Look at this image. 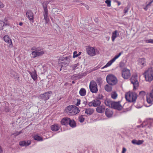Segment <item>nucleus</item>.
<instances>
[{
    "mask_svg": "<svg viewBox=\"0 0 153 153\" xmlns=\"http://www.w3.org/2000/svg\"><path fill=\"white\" fill-rule=\"evenodd\" d=\"M146 101L149 104H152L153 102V98L149 96H147Z\"/></svg>",
    "mask_w": 153,
    "mask_h": 153,
    "instance_id": "32",
    "label": "nucleus"
},
{
    "mask_svg": "<svg viewBox=\"0 0 153 153\" xmlns=\"http://www.w3.org/2000/svg\"><path fill=\"white\" fill-rule=\"evenodd\" d=\"M41 49L39 48H37L36 50L32 52L31 54L33 58H35L37 56L42 55L44 53V51H41Z\"/></svg>",
    "mask_w": 153,
    "mask_h": 153,
    "instance_id": "10",
    "label": "nucleus"
},
{
    "mask_svg": "<svg viewBox=\"0 0 153 153\" xmlns=\"http://www.w3.org/2000/svg\"><path fill=\"white\" fill-rule=\"evenodd\" d=\"M22 133V131H20L19 132H16L15 133H14L13 134L15 135L16 136H17L20 134Z\"/></svg>",
    "mask_w": 153,
    "mask_h": 153,
    "instance_id": "48",
    "label": "nucleus"
},
{
    "mask_svg": "<svg viewBox=\"0 0 153 153\" xmlns=\"http://www.w3.org/2000/svg\"><path fill=\"white\" fill-rule=\"evenodd\" d=\"M153 2V0H150V1L149 3L146 5H147V6H148L149 7L151 5V4Z\"/></svg>",
    "mask_w": 153,
    "mask_h": 153,
    "instance_id": "51",
    "label": "nucleus"
},
{
    "mask_svg": "<svg viewBox=\"0 0 153 153\" xmlns=\"http://www.w3.org/2000/svg\"><path fill=\"white\" fill-rule=\"evenodd\" d=\"M52 93V92L51 91L46 92L43 94L41 95L40 97L42 100H47L49 98L50 96L49 94H51Z\"/></svg>",
    "mask_w": 153,
    "mask_h": 153,
    "instance_id": "15",
    "label": "nucleus"
},
{
    "mask_svg": "<svg viewBox=\"0 0 153 153\" xmlns=\"http://www.w3.org/2000/svg\"><path fill=\"white\" fill-rule=\"evenodd\" d=\"M28 72L34 81L36 80L37 78V75L36 74V71L34 70L32 72H31L30 71H29Z\"/></svg>",
    "mask_w": 153,
    "mask_h": 153,
    "instance_id": "17",
    "label": "nucleus"
},
{
    "mask_svg": "<svg viewBox=\"0 0 153 153\" xmlns=\"http://www.w3.org/2000/svg\"><path fill=\"white\" fill-rule=\"evenodd\" d=\"M79 94L82 96H85L86 94V91L83 88H81L79 91Z\"/></svg>",
    "mask_w": 153,
    "mask_h": 153,
    "instance_id": "28",
    "label": "nucleus"
},
{
    "mask_svg": "<svg viewBox=\"0 0 153 153\" xmlns=\"http://www.w3.org/2000/svg\"><path fill=\"white\" fill-rule=\"evenodd\" d=\"M50 0H46L42 4L43 8L44 9V12L43 13L44 19L45 20V24H48L49 21L48 9V5L50 2Z\"/></svg>",
    "mask_w": 153,
    "mask_h": 153,
    "instance_id": "2",
    "label": "nucleus"
},
{
    "mask_svg": "<svg viewBox=\"0 0 153 153\" xmlns=\"http://www.w3.org/2000/svg\"><path fill=\"white\" fill-rule=\"evenodd\" d=\"M94 110L93 108H88L85 109V113L88 115H90L94 112Z\"/></svg>",
    "mask_w": 153,
    "mask_h": 153,
    "instance_id": "20",
    "label": "nucleus"
},
{
    "mask_svg": "<svg viewBox=\"0 0 153 153\" xmlns=\"http://www.w3.org/2000/svg\"><path fill=\"white\" fill-rule=\"evenodd\" d=\"M89 88L91 91L96 93L98 91L97 85V83L94 80L91 81L89 85Z\"/></svg>",
    "mask_w": 153,
    "mask_h": 153,
    "instance_id": "7",
    "label": "nucleus"
},
{
    "mask_svg": "<svg viewBox=\"0 0 153 153\" xmlns=\"http://www.w3.org/2000/svg\"><path fill=\"white\" fill-rule=\"evenodd\" d=\"M111 97L114 99H116L117 96V94L116 92H114L111 94Z\"/></svg>",
    "mask_w": 153,
    "mask_h": 153,
    "instance_id": "35",
    "label": "nucleus"
},
{
    "mask_svg": "<svg viewBox=\"0 0 153 153\" xmlns=\"http://www.w3.org/2000/svg\"><path fill=\"white\" fill-rule=\"evenodd\" d=\"M4 41L8 43L9 45H11L12 44L11 39L10 38L8 35L5 36L4 38Z\"/></svg>",
    "mask_w": 153,
    "mask_h": 153,
    "instance_id": "22",
    "label": "nucleus"
},
{
    "mask_svg": "<svg viewBox=\"0 0 153 153\" xmlns=\"http://www.w3.org/2000/svg\"><path fill=\"white\" fill-rule=\"evenodd\" d=\"M26 15L29 20L33 22L34 17L33 13L30 10H28L26 13Z\"/></svg>",
    "mask_w": 153,
    "mask_h": 153,
    "instance_id": "12",
    "label": "nucleus"
},
{
    "mask_svg": "<svg viewBox=\"0 0 153 153\" xmlns=\"http://www.w3.org/2000/svg\"><path fill=\"white\" fill-rule=\"evenodd\" d=\"M96 111L98 113H101L104 112L105 111V107L103 105H100L98 106L96 109Z\"/></svg>",
    "mask_w": 153,
    "mask_h": 153,
    "instance_id": "18",
    "label": "nucleus"
},
{
    "mask_svg": "<svg viewBox=\"0 0 153 153\" xmlns=\"http://www.w3.org/2000/svg\"><path fill=\"white\" fill-rule=\"evenodd\" d=\"M72 83L73 84H74L75 83V82L74 81H72Z\"/></svg>",
    "mask_w": 153,
    "mask_h": 153,
    "instance_id": "64",
    "label": "nucleus"
},
{
    "mask_svg": "<svg viewBox=\"0 0 153 153\" xmlns=\"http://www.w3.org/2000/svg\"><path fill=\"white\" fill-rule=\"evenodd\" d=\"M131 83L133 85V90H136L138 87L139 82L137 80V75L136 74H134L130 79Z\"/></svg>",
    "mask_w": 153,
    "mask_h": 153,
    "instance_id": "6",
    "label": "nucleus"
},
{
    "mask_svg": "<svg viewBox=\"0 0 153 153\" xmlns=\"http://www.w3.org/2000/svg\"><path fill=\"white\" fill-rule=\"evenodd\" d=\"M146 80L151 82L153 79V68L150 67L144 74Z\"/></svg>",
    "mask_w": 153,
    "mask_h": 153,
    "instance_id": "4",
    "label": "nucleus"
},
{
    "mask_svg": "<svg viewBox=\"0 0 153 153\" xmlns=\"http://www.w3.org/2000/svg\"><path fill=\"white\" fill-rule=\"evenodd\" d=\"M94 107H98L101 104V101L100 100H98V99H95L93 100Z\"/></svg>",
    "mask_w": 153,
    "mask_h": 153,
    "instance_id": "23",
    "label": "nucleus"
},
{
    "mask_svg": "<svg viewBox=\"0 0 153 153\" xmlns=\"http://www.w3.org/2000/svg\"><path fill=\"white\" fill-rule=\"evenodd\" d=\"M120 33V31L117 30H115L112 32L111 37L112 42H114L115 39L117 37L120 36L119 33Z\"/></svg>",
    "mask_w": 153,
    "mask_h": 153,
    "instance_id": "14",
    "label": "nucleus"
},
{
    "mask_svg": "<svg viewBox=\"0 0 153 153\" xmlns=\"http://www.w3.org/2000/svg\"><path fill=\"white\" fill-rule=\"evenodd\" d=\"M146 95V93L145 91H141L140 92L138 96L141 99H143Z\"/></svg>",
    "mask_w": 153,
    "mask_h": 153,
    "instance_id": "31",
    "label": "nucleus"
},
{
    "mask_svg": "<svg viewBox=\"0 0 153 153\" xmlns=\"http://www.w3.org/2000/svg\"><path fill=\"white\" fill-rule=\"evenodd\" d=\"M85 7L86 8V9H87V10H88V9L89 8V7L88 5H85Z\"/></svg>",
    "mask_w": 153,
    "mask_h": 153,
    "instance_id": "61",
    "label": "nucleus"
},
{
    "mask_svg": "<svg viewBox=\"0 0 153 153\" xmlns=\"http://www.w3.org/2000/svg\"><path fill=\"white\" fill-rule=\"evenodd\" d=\"M70 118L68 117L64 118L61 120V123L62 125L67 126L69 124V122L70 121Z\"/></svg>",
    "mask_w": 153,
    "mask_h": 153,
    "instance_id": "19",
    "label": "nucleus"
},
{
    "mask_svg": "<svg viewBox=\"0 0 153 153\" xmlns=\"http://www.w3.org/2000/svg\"><path fill=\"white\" fill-rule=\"evenodd\" d=\"M143 142V140H138L137 141V142L136 143V144L138 145L141 144H142Z\"/></svg>",
    "mask_w": 153,
    "mask_h": 153,
    "instance_id": "46",
    "label": "nucleus"
},
{
    "mask_svg": "<svg viewBox=\"0 0 153 153\" xmlns=\"http://www.w3.org/2000/svg\"><path fill=\"white\" fill-rule=\"evenodd\" d=\"M60 128L59 126L57 124H56L51 126V129L52 131H57Z\"/></svg>",
    "mask_w": 153,
    "mask_h": 153,
    "instance_id": "24",
    "label": "nucleus"
},
{
    "mask_svg": "<svg viewBox=\"0 0 153 153\" xmlns=\"http://www.w3.org/2000/svg\"><path fill=\"white\" fill-rule=\"evenodd\" d=\"M88 54L91 56H93L96 55L95 51L93 47H89L86 49Z\"/></svg>",
    "mask_w": 153,
    "mask_h": 153,
    "instance_id": "13",
    "label": "nucleus"
},
{
    "mask_svg": "<svg viewBox=\"0 0 153 153\" xmlns=\"http://www.w3.org/2000/svg\"><path fill=\"white\" fill-rule=\"evenodd\" d=\"M147 123H150V126H151L152 125V122H151V121L150 120H148L147 121Z\"/></svg>",
    "mask_w": 153,
    "mask_h": 153,
    "instance_id": "58",
    "label": "nucleus"
},
{
    "mask_svg": "<svg viewBox=\"0 0 153 153\" xmlns=\"http://www.w3.org/2000/svg\"><path fill=\"white\" fill-rule=\"evenodd\" d=\"M93 100L91 102H89L88 104V105L89 107H91L92 106H94V105H93Z\"/></svg>",
    "mask_w": 153,
    "mask_h": 153,
    "instance_id": "47",
    "label": "nucleus"
},
{
    "mask_svg": "<svg viewBox=\"0 0 153 153\" xmlns=\"http://www.w3.org/2000/svg\"><path fill=\"white\" fill-rule=\"evenodd\" d=\"M31 143L30 141L28 140L27 141H20L19 143V145L22 146H27L30 145Z\"/></svg>",
    "mask_w": 153,
    "mask_h": 153,
    "instance_id": "21",
    "label": "nucleus"
},
{
    "mask_svg": "<svg viewBox=\"0 0 153 153\" xmlns=\"http://www.w3.org/2000/svg\"><path fill=\"white\" fill-rule=\"evenodd\" d=\"M126 151V149L125 147L123 148V150L122 151V153H125Z\"/></svg>",
    "mask_w": 153,
    "mask_h": 153,
    "instance_id": "55",
    "label": "nucleus"
},
{
    "mask_svg": "<svg viewBox=\"0 0 153 153\" xmlns=\"http://www.w3.org/2000/svg\"><path fill=\"white\" fill-rule=\"evenodd\" d=\"M71 79L74 80H77L80 79L79 74H74L71 77Z\"/></svg>",
    "mask_w": 153,
    "mask_h": 153,
    "instance_id": "29",
    "label": "nucleus"
},
{
    "mask_svg": "<svg viewBox=\"0 0 153 153\" xmlns=\"http://www.w3.org/2000/svg\"><path fill=\"white\" fill-rule=\"evenodd\" d=\"M105 89L106 91L110 92L112 90V87L108 85H106L105 86Z\"/></svg>",
    "mask_w": 153,
    "mask_h": 153,
    "instance_id": "34",
    "label": "nucleus"
},
{
    "mask_svg": "<svg viewBox=\"0 0 153 153\" xmlns=\"http://www.w3.org/2000/svg\"><path fill=\"white\" fill-rule=\"evenodd\" d=\"M106 79L107 82L111 85H115L117 82V80L116 77L112 74L107 76Z\"/></svg>",
    "mask_w": 153,
    "mask_h": 153,
    "instance_id": "5",
    "label": "nucleus"
},
{
    "mask_svg": "<svg viewBox=\"0 0 153 153\" xmlns=\"http://www.w3.org/2000/svg\"><path fill=\"white\" fill-rule=\"evenodd\" d=\"M77 53V52L76 51H75L74 52L73 58H75L78 56V54Z\"/></svg>",
    "mask_w": 153,
    "mask_h": 153,
    "instance_id": "45",
    "label": "nucleus"
},
{
    "mask_svg": "<svg viewBox=\"0 0 153 153\" xmlns=\"http://www.w3.org/2000/svg\"><path fill=\"white\" fill-rule=\"evenodd\" d=\"M105 114L107 117H110L112 116L113 112L110 109L106 108L105 110Z\"/></svg>",
    "mask_w": 153,
    "mask_h": 153,
    "instance_id": "25",
    "label": "nucleus"
},
{
    "mask_svg": "<svg viewBox=\"0 0 153 153\" xmlns=\"http://www.w3.org/2000/svg\"><path fill=\"white\" fill-rule=\"evenodd\" d=\"M71 58L70 56H63L62 57L60 58V59L62 61L67 60L68 63V64L70 61Z\"/></svg>",
    "mask_w": 153,
    "mask_h": 153,
    "instance_id": "27",
    "label": "nucleus"
},
{
    "mask_svg": "<svg viewBox=\"0 0 153 153\" xmlns=\"http://www.w3.org/2000/svg\"><path fill=\"white\" fill-rule=\"evenodd\" d=\"M33 138L35 140L38 141H42L43 140V138L41 137L38 135L34 136Z\"/></svg>",
    "mask_w": 153,
    "mask_h": 153,
    "instance_id": "33",
    "label": "nucleus"
},
{
    "mask_svg": "<svg viewBox=\"0 0 153 153\" xmlns=\"http://www.w3.org/2000/svg\"><path fill=\"white\" fill-rule=\"evenodd\" d=\"M130 70L126 68H124L122 71V76L124 79L129 78L131 76Z\"/></svg>",
    "mask_w": 153,
    "mask_h": 153,
    "instance_id": "9",
    "label": "nucleus"
},
{
    "mask_svg": "<svg viewBox=\"0 0 153 153\" xmlns=\"http://www.w3.org/2000/svg\"><path fill=\"white\" fill-rule=\"evenodd\" d=\"M0 153H3V151L1 147L0 146Z\"/></svg>",
    "mask_w": 153,
    "mask_h": 153,
    "instance_id": "59",
    "label": "nucleus"
},
{
    "mask_svg": "<svg viewBox=\"0 0 153 153\" xmlns=\"http://www.w3.org/2000/svg\"><path fill=\"white\" fill-rule=\"evenodd\" d=\"M129 9V8L128 7H125L124 9V13L126 14V13L128 11Z\"/></svg>",
    "mask_w": 153,
    "mask_h": 153,
    "instance_id": "44",
    "label": "nucleus"
},
{
    "mask_svg": "<svg viewBox=\"0 0 153 153\" xmlns=\"http://www.w3.org/2000/svg\"><path fill=\"white\" fill-rule=\"evenodd\" d=\"M23 23L22 22H20L19 23V25L20 26H22L23 25Z\"/></svg>",
    "mask_w": 153,
    "mask_h": 153,
    "instance_id": "60",
    "label": "nucleus"
},
{
    "mask_svg": "<svg viewBox=\"0 0 153 153\" xmlns=\"http://www.w3.org/2000/svg\"><path fill=\"white\" fill-rule=\"evenodd\" d=\"M81 52H79L77 54L78 55V56H79V55H81Z\"/></svg>",
    "mask_w": 153,
    "mask_h": 153,
    "instance_id": "62",
    "label": "nucleus"
},
{
    "mask_svg": "<svg viewBox=\"0 0 153 153\" xmlns=\"http://www.w3.org/2000/svg\"><path fill=\"white\" fill-rule=\"evenodd\" d=\"M4 7V4L0 1V8H3Z\"/></svg>",
    "mask_w": 153,
    "mask_h": 153,
    "instance_id": "54",
    "label": "nucleus"
},
{
    "mask_svg": "<svg viewBox=\"0 0 153 153\" xmlns=\"http://www.w3.org/2000/svg\"><path fill=\"white\" fill-rule=\"evenodd\" d=\"M78 66V64H76L71 65V67L72 69L74 70L76 69V67Z\"/></svg>",
    "mask_w": 153,
    "mask_h": 153,
    "instance_id": "40",
    "label": "nucleus"
},
{
    "mask_svg": "<svg viewBox=\"0 0 153 153\" xmlns=\"http://www.w3.org/2000/svg\"><path fill=\"white\" fill-rule=\"evenodd\" d=\"M87 74L86 72H84L83 73L81 74H79L80 75V78H82L83 77L85 76Z\"/></svg>",
    "mask_w": 153,
    "mask_h": 153,
    "instance_id": "39",
    "label": "nucleus"
},
{
    "mask_svg": "<svg viewBox=\"0 0 153 153\" xmlns=\"http://www.w3.org/2000/svg\"><path fill=\"white\" fill-rule=\"evenodd\" d=\"M137 142V141L136 140H134L132 141L131 142L133 144H136Z\"/></svg>",
    "mask_w": 153,
    "mask_h": 153,
    "instance_id": "56",
    "label": "nucleus"
},
{
    "mask_svg": "<svg viewBox=\"0 0 153 153\" xmlns=\"http://www.w3.org/2000/svg\"><path fill=\"white\" fill-rule=\"evenodd\" d=\"M105 3L107 4L108 7H110L111 6V1L110 0H106L105 1Z\"/></svg>",
    "mask_w": 153,
    "mask_h": 153,
    "instance_id": "38",
    "label": "nucleus"
},
{
    "mask_svg": "<svg viewBox=\"0 0 153 153\" xmlns=\"http://www.w3.org/2000/svg\"><path fill=\"white\" fill-rule=\"evenodd\" d=\"M146 42L153 44V39H150L146 40Z\"/></svg>",
    "mask_w": 153,
    "mask_h": 153,
    "instance_id": "49",
    "label": "nucleus"
},
{
    "mask_svg": "<svg viewBox=\"0 0 153 153\" xmlns=\"http://www.w3.org/2000/svg\"><path fill=\"white\" fill-rule=\"evenodd\" d=\"M103 97V96L101 94H99L96 97V99H98L100 100H101L102 99Z\"/></svg>",
    "mask_w": 153,
    "mask_h": 153,
    "instance_id": "41",
    "label": "nucleus"
},
{
    "mask_svg": "<svg viewBox=\"0 0 153 153\" xmlns=\"http://www.w3.org/2000/svg\"><path fill=\"white\" fill-rule=\"evenodd\" d=\"M120 2H118V5H120Z\"/></svg>",
    "mask_w": 153,
    "mask_h": 153,
    "instance_id": "63",
    "label": "nucleus"
},
{
    "mask_svg": "<svg viewBox=\"0 0 153 153\" xmlns=\"http://www.w3.org/2000/svg\"><path fill=\"white\" fill-rule=\"evenodd\" d=\"M111 108L115 109L117 110H121L122 108V106L120 104L119 101L118 102H115L113 101L112 104Z\"/></svg>",
    "mask_w": 153,
    "mask_h": 153,
    "instance_id": "11",
    "label": "nucleus"
},
{
    "mask_svg": "<svg viewBox=\"0 0 153 153\" xmlns=\"http://www.w3.org/2000/svg\"><path fill=\"white\" fill-rule=\"evenodd\" d=\"M113 102V101H111L110 99H107L105 100L104 103L106 105L111 107Z\"/></svg>",
    "mask_w": 153,
    "mask_h": 153,
    "instance_id": "26",
    "label": "nucleus"
},
{
    "mask_svg": "<svg viewBox=\"0 0 153 153\" xmlns=\"http://www.w3.org/2000/svg\"><path fill=\"white\" fill-rule=\"evenodd\" d=\"M85 118L84 117V115H81L79 117L78 121L80 123L83 122Z\"/></svg>",
    "mask_w": 153,
    "mask_h": 153,
    "instance_id": "36",
    "label": "nucleus"
},
{
    "mask_svg": "<svg viewBox=\"0 0 153 153\" xmlns=\"http://www.w3.org/2000/svg\"><path fill=\"white\" fill-rule=\"evenodd\" d=\"M65 111L69 115L73 116L78 113L80 111L79 109L76 106L71 105L66 107Z\"/></svg>",
    "mask_w": 153,
    "mask_h": 153,
    "instance_id": "1",
    "label": "nucleus"
},
{
    "mask_svg": "<svg viewBox=\"0 0 153 153\" xmlns=\"http://www.w3.org/2000/svg\"><path fill=\"white\" fill-rule=\"evenodd\" d=\"M146 59L144 58H140L138 60V64L141 68H143L146 66Z\"/></svg>",
    "mask_w": 153,
    "mask_h": 153,
    "instance_id": "16",
    "label": "nucleus"
},
{
    "mask_svg": "<svg viewBox=\"0 0 153 153\" xmlns=\"http://www.w3.org/2000/svg\"><path fill=\"white\" fill-rule=\"evenodd\" d=\"M125 66V64L123 62H120L119 64V67L121 68H123Z\"/></svg>",
    "mask_w": 153,
    "mask_h": 153,
    "instance_id": "37",
    "label": "nucleus"
},
{
    "mask_svg": "<svg viewBox=\"0 0 153 153\" xmlns=\"http://www.w3.org/2000/svg\"><path fill=\"white\" fill-rule=\"evenodd\" d=\"M148 7H148V6H147V5H146V6L144 8V9L145 10H147L148 9Z\"/></svg>",
    "mask_w": 153,
    "mask_h": 153,
    "instance_id": "57",
    "label": "nucleus"
},
{
    "mask_svg": "<svg viewBox=\"0 0 153 153\" xmlns=\"http://www.w3.org/2000/svg\"><path fill=\"white\" fill-rule=\"evenodd\" d=\"M4 22L2 21H0V30L3 29V27L4 26Z\"/></svg>",
    "mask_w": 153,
    "mask_h": 153,
    "instance_id": "43",
    "label": "nucleus"
},
{
    "mask_svg": "<svg viewBox=\"0 0 153 153\" xmlns=\"http://www.w3.org/2000/svg\"><path fill=\"white\" fill-rule=\"evenodd\" d=\"M77 102L76 104V105L77 106H78L80 104V99H77Z\"/></svg>",
    "mask_w": 153,
    "mask_h": 153,
    "instance_id": "50",
    "label": "nucleus"
},
{
    "mask_svg": "<svg viewBox=\"0 0 153 153\" xmlns=\"http://www.w3.org/2000/svg\"><path fill=\"white\" fill-rule=\"evenodd\" d=\"M137 94L135 92L129 91L125 95V98L127 101L130 102L135 103L137 97Z\"/></svg>",
    "mask_w": 153,
    "mask_h": 153,
    "instance_id": "3",
    "label": "nucleus"
},
{
    "mask_svg": "<svg viewBox=\"0 0 153 153\" xmlns=\"http://www.w3.org/2000/svg\"><path fill=\"white\" fill-rule=\"evenodd\" d=\"M87 101L86 100L85 101H84L82 102V104H83L84 105V106H83V107L87 105Z\"/></svg>",
    "mask_w": 153,
    "mask_h": 153,
    "instance_id": "53",
    "label": "nucleus"
},
{
    "mask_svg": "<svg viewBox=\"0 0 153 153\" xmlns=\"http://www.w3.org/2000/svg\"><path fill=\"white\" fill-rule=\"evenodd\" d=\"M146 122H143V123L142 124V125L140 126V127H145V126H146V125L145 123Z\"/></svg>",
    "mask_w": 153,
    "mask_h": 153,
    "instance_id": "52",
    "label": "nucleus"
},
{
    "mask_svg": "<svg viewBox=\"0 0 153 153\" xmlns=\"http://www.w3.org/2000/svg\"><path fill=\"white\" fill-rule=\"evenodd\" d=\"M123 53V52L122 51L120 52L118 54V55H115V56L112 59L108 62L104 66L102 67L101 68V69H103L105 68H106L110 66L112 64V63H113L116 60L117 58H118Z\"/></svg>",
    "mask_w": 153,
    "mask_h": 153,
    "instance_id": "8",
    "label": "nucleus"
},
{
    "mask_svg": "<svg viewBox=\"0 0 153 153\" xmlns=\"http://www.w3.org/2000/svg\"><path fill=\"white\" fill-rule=\"evenodd\" d=\"M69 125L72 128H74L76 126V123L75 122L74 120H70Z\"/></svg>",
    "mask_w": 153,
    "mask_h": 153,
    "instance_id": "30",
    "label": "nucleus"
},
{
    "mask_svg": "<svg viewBox=\"0 0 153 153\" xmlns=\"http://www.w3.org/2000/svg\"><path fill=\"white\" fill-rule=\"evenodd\" d=\"M152 90L150 92L149 95L151 97L153 98V84L152 86Z\"/></svg>",
    "mask_w": 153,
    "mask_h": 153,
    "instance_id": "42",
    "label": "nucleus"
}]
</instances>
